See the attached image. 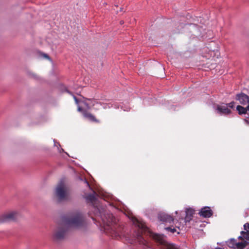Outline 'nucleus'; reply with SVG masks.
Returning a JSON list of instances; mask_svg holds the SVG:
<instances>
[{"instance_id": "nucleus-7", "label": "nucleus", "mask_w": 249, "mask_h": 249, "mask_svg": "<svg viewBox=\"0 0 249 249\" xmlns=\"http://www.w3.org/2000/svg\"><path fill=\"white\" fill-rule=\"evenodd\" d=\"M200 216L203 217H210L213 214V212L209 207L202 208L199 213Z\"/></svg>"}, {"instance_id": "nucleus-2", "label": "nucleus", "mask_w": 249, "mask_h": 249, "mask_svg": "<svg viewBox=\"0 0 249 249\" xmlns=\"http://www.w3.org/2000/svg\"><path fill=\"white\" fill-rule=\"evenodd\" d=\"M97 215L100 217L104 225L105 230L113 237L120 236L123 229L117 223V220L112 214L107 213L105 208L99 206L95 208Z\"/></svg>"}, {"instance_id": "nucleus-14", "label": "nucleus", "mask_w": 249, "mask_h": 249, "mask_svg": "<svg viewBox=\"0 0 249 249\" xmlns=\"http://www.w3.org/2000/svg\"><path fill=\"white\" fill-rule=\"evenodd\" d=\"M247 245V242L244 241L243 242H237L235 248L239 249H244Z\"/></svg>"}, {"instance_id": "nucleus-6", "label": "nucleus", "mask_w": 249, "mask_h": 249, "mask_svg": "<svg viewBox=\"0 0 249 249\" xmlns=\"http://www.w3.org/2000/svg\"><path fill=\"white\" fill-rule=\"evenodd\" d=\"M235 99L242 105H249V96L244 93L236 94Z\"/></svg>"}, {"instance_id": "nucleus-15", "label": "nucleus", "mask_w": 249, "mask_h": 249, "mask_svg": "<svg viewBox=\"0 0 249 249\" xmlns=\"http://www.w3.org/2000/svg\"><path fill=\"white\" fill-rule=\"evenodd\" d=\"M241 234L243 235L245 239L249 240V230H247V231H242Z\"/></svg>"}, {"instance_id": "nucleus-10", "label": "nucleus", "mask_w": 249, "mask_h": 249, "mask_svg": "<svg viewBox=\"0 0 249 249\" xmlns=\"http://www.w3.org/2000/svg\"><path fill=\"white\" fill-rule=\"evenodd\" d=\"M186 216L185 217V222H189L192 220L194 214V210L191 208L186 209L185 211Z\"/></svg>"}, {"instance_id": "nucleus-20", "label": "nucleus", "mask_w": 249, "mask_h": 249, "mask_svg": "<svg viewBox=\"0 0 249 249\" xmlns=\"http://www.w3.org/2000/svg\"><path fill=\"white\" fill-rule=\"evenodd\" d=\"M78 110L80 112H82V114L83 115V111H87L86 110H84L83 109H82L81 107H78Z\"/></svg>"}, {"instance_id": "nucleus-5", "label": "nucleus", "mask_w": 249, "mask_h": 249, "mask_svg": "<svg viewBox=\"0 0 249 249\" xmlns=\"http://www.w3.org/2000/svg\"><path fill=\"white\" fill-rule=\"evenodd\" d=\"M139 229L137 233H136V240L140 244L147 246V242L143 237V233L146 231V228L142 224H139Z\"/></svg>"}, {"instance_id": "nucleus-16", "label": "nucleus", "mask_w": 249, "mask_h": 249, "mask_svg": "<svg viewBox=\"0 0 249 249\" xmlns=\"http://www.w3.org/2000/svg\"><path fill=\"white\" fill-rule=\"evenodd\" d=\"M165 230L168 231H170L171 232L174 233L176 231V229L174 228H172V227H168L165 228Z\"/></svg>"}, {"instance_id": "nucleus-22", "label": "nucleus", "mask_w": 249, "mask_h": 249, "mask_svg": "<svg viewBox=\"0 0 249 249\" xmlns=\"http://www.w3.org/2000/svg\"><path fill=\"white\" fill-rule=\"evenodd\" d=\"M65 91L70 94H71L66 88H65Z\"/></svg>"}, {"instance_id": "nucleus-23", "label": "nucleus", "mask_w": 249, "mask_h": 249, "mask_svg": "<svg viewBox=\"0 0 249 249\" xmlns=\"http://www.w3.org/2000/svg\"><path fill=\"white\" fill-rule=\"evenodd\" d=\"M74 99L76 103H77V99L76 98L75 96H73Z\"/></svg>"}, {"instance_id": "nucleus-18", "label": "nucleus", "mask_w": 249, "mask_h": 249, "mask_svg": "<svg viewBox=\"0 0 249 249\" xmlns=\"http://www.w3.org/2000/svg\"><path fill=\"white\" fill-rule=\"evenodd\" d=\"M244 229L245 231H247V230H249V223H246L244 225Z\"/></svg>"}, {"instance_id": "nucleus-13", "label": "nucleus", "mask_w": 249, "mask_h": 249, "mask_svg": "<svg viewBox=\"0 0 249 249\" xmlns=\"http://www.w3.org/2000/svg\"><path fill=\"white\" fill-rule=\"evenodd\" d=\"M237 241L234 239H231L227 242V245L230 248H235Z\"/></svg>"}, {"instance_id": "nucleus-1", "label": "nucleus", "mask_w": 249, "mask_h": 249, "mask_svg": "<svg viewBox=\"0 0 249 249\" xmlns=\"http://www.w3.org/2000/svg\"><path fill=\"white\" fill-rule=\"evenodd\" d=\"M86 225L85 217L81 213H71L62 218L61 222L53 233V237L56 240H61L65 237L70 229H79L85 227Z\"/></svg>"}, {"instance_id": "nucleus-17", "label": "nucleus", "mask_w": 249, "mask_h": 249, "mask_svg": "<svg viewBox=\"0 0 249 249\" xmlns=\"http://www.w3.org/2000/svg\"><path fill=\"white\" fill-rule=\"evenodd\" d=\"M87 199L92 201L95 199V196L93 195H89L87 196Z\"/></svg>"}, {"instance_id": "nucleus-4", "label": "nucleus", "mask_w": 249, "mask_h": 249, "mask_svg": "<svg viewBox=\"0 0 249 249\" xmlns=\"http://www.w3.org/2000/svg\"><path fill=\"white\" fill-rule=\"evenodd\" d=\"M19 216V213L17 211H10L5 213L0 216V223L15 221Z\"/></svg>"}, {"instance_id": "nucleus-11", "label": "nucleus", "mask_w": 249, "mask_h": 249, "mask_svg": "<svg viewBox=\"0 0 249 249\" xmlns=\"http://www.w3.org/2000/svg\"><path fill=\"white\" fill-rule=\"evenodd\" d=\"M83 116L84 117L91 121L96 123L99 122V120H98L93 115H92L91 113L88 112L87 110L83 111Z\"/></svg>"}, {"instance_id": "nucleus-25", "label": "nucleus", "mask_w": 249, "mask_h": 249, "mask_svg": "<svg viewBox=\"0 0 249 249\" xmlns=\"http://www.w3.org/2000/svg\"><path fill=\"white\" fill-rule=\"evenodd\" d=\"M120 23H121V24H122V23H123V22H122V21H121Z\"/></svg>"}, {"instance_id": "nucleus-8", "label": "nucleus", "mask_w": 249, "mask_h": 249, "mask_svg": "<svg viewBox=\"0 0 249 249\" xmlns=\"http://www.w3.org/2000/svg\"><path fill=\"white\" fill-rule=\"evenodd\" d=\"M159 219L161 221L169 223H171L174 221L172 216L165 213H160L159 215Z\"/></svg>"}, {"instance_id": "nucleus-12", "label": "nucleus", "mask_w": 249, "mask_h": 249, "mask_svg": "<svg viewBox=\"0 0 249 249\" xmlns=\"http://www.w3.org/2000/svg\"><path fill=\"white\" fill-rule=\"evenodd\" d=\"M217 109L220 113L225 115L229 114L231 112V110L228 108L227 106H218Z\"/></svg>"}, {"instance_id": "nucleus-24", "label": "nucleus", "mask_w": 249, "mask_h": 249, "mask_svg": "<svg viewBox=\"0 0 249 249\" xmlns=\"http://www.w3.org/2000/svg\"><path fill=\"white\" fill-rule=\"evenodd\" d=\"M44 56H45L46 58H49V56H48L47 54H45V55H44Z\"/></svg>"}, {"instance_id": "nucleus-26", "label": "nucleus", "mask_w": 249, "mask_h": 249, "mask_svg": "<svg viewBox=\"0 0 249 249\" xmlns=\"http://www.w3.org/2000/svg\"><path fill=\"white\" fill-rule=\"evenodd\" d=\"M248 249H249V248Z\"/></svg>"}, {"instance_id": "nucleus-21", "label": "nucleus", "mask_w": 249, "mask_h": 249, "mask_svg": "<svg viewBox=\"0 0 249 249\" xmlns=\"http://www.w3.org/2000/svg\"><path fill=\"white\" fill-rule=\"evenodd\" d=\"M238 239H240V240H244V239H245V238H244V237L243 235H241H241H240V236H239L238 237Z\"/></svg>"}, {"instance_id": "nucleus-9", "label": "nucleus", "mask_w": 249, "mask_h": 249, "mask_svg": "<svg viewBox=\"0 0 249 249\" xmlns=\"http://www.w3.org/2000/svg\"><path fill=\"white\" fill-rule=\"evenodd\" d=\"M236 109L239 115L247 114L248 116V118H249V104L246 107L240 105H238L236 107Z\"/></svg>"}, {"instance_id": "nucleus-19", "label": "nucleus", "mask_w": 249, "mask_h": 249, "mask_svg": "<svg viewBox=\"0 0 249 249\" xmlns=\"http://www.w3.org/2000/svg\"><path fill=\"white\" fill-rule=\"evenodd\" d=\"M234 102H231L228 104L226 105V106L229 107H230V108H233L234 106Z\"/></svg>"}, {"instance_id": "nucleus-3", "label": "nucleus", "mask_w": 249, "mask_h": 249, "mask_svg": "<svg viewBox=\"0 0 249 249\" xmlns=\"http://www.w3.org/2000/svg\"><path fill=\"white\" fill-rule=\"evenodd\" d=\"M70 189L63 182L60 181L55 189V196L59 201L67 200L70 197Z\"/></svg>"}]
</instances>
